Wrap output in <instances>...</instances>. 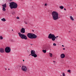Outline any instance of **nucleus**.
Masks as SVG:
<instances>
[{
	"instance_id": "f257e3e1",
	"label": "nucleus",
	"mask_w": 76,
	"mask_h": 76,
	"mask_svg": "<svg viewBox=\"0 0 76 76\" xmlns=\"http://www.w3.org/2000/svg\"><path fill=\"white\" fill-rule=\"evenodd\" d=\"M52 15L53 19L54 20H56L59 19L58 17V13L56 11H54L52 13Z\"/></svg>"
},
{
	"instance_id": "f03ea898",
	"label": "nucleus",
	"mask_w": 76,
	"mask_h": 76,
	"mask_svg": "<svg viewBox=\"0 0 76 76\" xmlns=\"http://www.w3.org/2000/svg\"><path fill=\"white\" fill-rule=\"evenodd\" d=\"M10 7L11 9H16L18 7V4L15 2H11L10 3Z\"/></svg>"
},
{
	"instance_id": "7ed1b4c3",
	"label": "nucleus",
	"mask_w": 76,
	"mask_h": 76,
	"mask_svg": "<svg viewBox=\"0 0 76 76\" xmlns=\"http://www.w3.org/2000/svg\"><path fill=\"white\" fill-rule=\"evenodd\" d=\"M18 34L19 37L22 39H25V40L27 39V37H26L25 35L22 34L20 33H19Z\"/></svg>"
},
{
	"instance_id": "20e7f679",
	"label": "nucleus",
	"mask_w": 76,
	"mask_h": 76,
	"mask_svg": "<svg viewBox=\"0 0 76 76\" xmlns=\"http://www.w3.org/2000/svg\"><path fill=\"white\" fill-rule=\"evenodd\" d=\"M31 55L35 58L37 57V55L35 53V51L33 50H32L31 51Z\"/></svg>"
},
{
	"instance_id": "39448f33",
	"label": "nucleus",
	"mask_w": 76,
	"mask_h": 76,
	"mask_svg": "<svg viewBox=\"0 0 76 76\" xmlns=\"http://www.w3.org/2000/svg\"><path fill=\"white\" fill-rule=\"evenodd\" d=\"M5 51L7 53H9L11 51V48L9 47H7L5 48Z\"/></svg>"
},
{
	"instance_id": "423d86ee",
	"label": "nucleus",
	"mask_w": 76,
	"mask_h": 76,
	"mask_svg": "<svg viewBox=\"0 0 76 76\" xmlns=\"http://www.w3.org/2000/svg\"><path fill=\"white\" fill-rule=\"evenodd\" d=\"M22 71L24 72H27V67L26 66H22L21 68Z\"/></svg>"
},
{
	"instance_id": "0eeeda50",
	"label": "nucleus",
	"mask_w": 76,
	"mask_h": 76,
	"mask_svg": "<svg viewBox=\"0 0 76 76\" xmlns=\"http://www.w3.org/2000/svg\"><path fill=\"white\" fill-rule=\"evenodd\" d=\"M33 33H28L27 34V36L29 38L32 39V37Z\"/></svg>"
},
{
	"instance_id": "6e6552de",
	"label": "nucleus",
	"mask_w": 76,
	"mask_h": 76,
	"mask_svg": "<svg viewBox=\"0 0 76 76\" xmlns=\"http://www.w3.org/2000/svg\"><path fill=\"white\" fill-rule=\"evenodd\" d=\"M55 36L54 34L50 33L48 35V38L49 39H51Z\"/></svg>"
},
{
	"instance_id": "1a4fd4ad",
	"label": "nucleus",
	"mask_w": 76,
	"mask_h": 76,
	"mask_svg": "<svg viewBox=\"0 0 76 76\" xmlns=\"http://www.w3.org/2000/svg\"><path fill=\"white\" fill-rule=\"evenodd\" d=\"M20 33H22V34H24L25 33V29L24 28H22L20 31Z\"/></svg>"
},
{
	"instance_id": "9d476101",
	"label": "nucleus",
	"mask_w": 76,
	"mask_h": 76,
	"mask_svg": "<svg viewBox=\"0 0 76 76\" xmlns=\"http://www.w3.org/2000/svg\"><path fill=\"white\" fill-rule=\"evenodd\" d=\"M5 50H4V49L2 48H0V53H4Z\"/></svg>"
},
{
	"instance_id": "9b49d317",
	"label": "nucleus",
	"mask_w": 76,
	"mask_h": 76,
	"mask_svg": "<svg viewBox=\"0 0 76 76\" xmlns=\"http://www.w3.org/2000/svg\"><path fill=\"white\" fill-rule=\"evenodd\" d=\"M57 38H58V37L56 36H56H55L51 39H52V40L53 41H54L56 40V39H57Z\"/></svg>"
},
{
	"instance_id": "f8f14e48",
	"label": "nucleus",
	"mask_w": 76,
	"mask_h": 76,
	"mask_svg": "<svg viewBox=\"0 0 76 76\" xmlns=\"http://www.w3.org/2000/svg\"><path fill=\"white\" fill-rule=\"evenodd\" d=\"M60 57L61 58H64L65 57V55L64 53H62Z\"/></svg>"
},
{
	"instance_id": "ddd939ff",
	"label": "nucleus",
	"mask_w": 76,
	"mask_h": 76,
	"mask_svg": "<svg viewBox=\"0 0 76 76\" xmlns=\"http://www.w3.org/2000/svg\"><path fill=\"white\" fill-rule=\"evenodd\" d=\"M37 37V35L33 33L32 39H34V38H36Z\"/></svg>"
},
{
	"instance_id": "4468645a",
	"label": "nucleus",
	"mask_w": 76,
	"mask_h": 76,
	"mask_svg": "<svg viewBox=\"0 0 76 76\" xmlns=\"http://www.w3.org/2000/svg\"><path fill=\"white\" fill-rule=\"evenodd\" d=\"M3 6V8H6V4H5L3 5H2Z\"/></svg>"
},
{
	"instance_id": "2eb2a0df",
	"label": "nucleus",
	"mask_w": 76,
	"mask_h": 76,
	"mask_svg": "<svg viewBox=\"0 0 76 76\" xmlns=\"http://www.w3.org/2000/svg\"><path fill=\"white\" fill-rule=\"evenodd\" d=\"M70 18L71 20H72V21H73V20H74V19H73V17H72V16H70Z\"/></svg>"
},
{
	"instance_id": "dca6fc26",
	"label": "nucleus",
	"mask_w": 76,
	"mask_h": 76,
	"mask_svg": "<svg viewBox=\"0 0 76 76\" xmlns=\"http://www.w3.org/2000/svg\"><path fill=\"white\" fill-rule=\"evenodd\" d=\"M1 20L3 22H5V21H6V20L4 18L3 19H1Z\"/></svg>"
},
{
	"instance_id": "f3484780",
	"label": "nucleus",
	"mask_w": 76,
	"mask_h": 76,
	"mask_svg": "<svg viewBox=\"0 0 76 76\" xmlns=\"http://www.w3.org/2000/svg\"><path fill=\"white\" fill-rule=\"evenodd\" d=\"M10 41L12 42H14V40L13 39H10Z\"/></svg>"
},
{
	"instance_id": "a211bd4d",
	"label": "nucleus",
	"mask_w": 76,
	"mask_h": 76,
	"mask_svg": "<svg viewBox=\"0 0 76 76\" xmlns=\"http://www.w3.org/2000/svg\"><path fill=\"white\" fill-rule=\"evenodd\" d=\"M42 51L43 52V53H46L47 52L46 50H42Z\"/></svg>"
},
{
	"instance_id": "6ab92c4d",
	"label": "nucleus",
	"mask_w": 76,
	"mask_h": 76,
	"mask_svg": "<svg viewBox=\"0 0 76 76\" xmlns=\"http://www.w3.org/2000/svg\"><path fill=\"white\" fill-rule=\"evenodd\" d=\"M59 8H60V9H64V7L63 6H60L59 7Z\"/></svg>"
},
{
	"instance_id": "aec40b11",
	"label": "nucleus",
	"mask_w": 76,
	"mask_h": 76,
	"mask_svg": "<svg viewBox=\"0 0 76 76\" xmlns=\"http://www.w3.org/2000/svg\"><path fill=\"white\" fill-rule=\"evenodd\" d=\"M21 66L20 65H18L17 66V68H20V67H21Z\"/></svg>"
},
{
	"instance_id": "412c9836",
	"label": "nucleus",
	"mask_w": 76,
	"mask_h": 76,
	"mask_svg": "<svg viewBox=\"0 0 76 76\" xmlns=\"http://www.w3.org/2000/svg\"><path fill=\"white\" fill-rule=\"evenodd\" d=\"M49 55L50 56V57H51L53 56V54L51 53H49Z\"/></svg>"
},
{
	"instance_id": "4be33fe9",
	"label": "nucleus",
	"mask_w": 76,
	"mask_h": 76,
	"mask_svg": "<svg viewBox=\"0 0 76 76\" xmlns=\"http://www.w3.org/2000/svg\"><path fill=\"white\" fill-rule=\"evenodd\" d=\"M24 22L25 23V24H26V25H28V22L27 21H25Z\"/></svg>"
},
{
	"instance_id": "5701e85b",
	"label": "nucleus",
	"mask_w": 76,
	"mask_h": 76,
	"mask_svg": "<svg viewBox=\"0 0 76 76\" xmlns=\"http://www.w3.org/2000/svg\"><path fill=\"white\" fill-rule=\"evenodd\" d=\"M12 15H15V11H13L12 13Z\"/></svg>"
},
{
	"instance_id": "b1692460",
	"label": "nucleus",
	"mask_w": 76,
	"mask_h": 76,
	"mask_svg": "<svg viewBox=\"0 0 76 76\" xmlns=\"http://www.w3.org/2000/svg\"><path fill=\"white\" fill-rule=\"evenodd\" d=\"M3 39V38L2 37V36H0V39L2 40Z\"/></svg>"
},
{
	"instance_id": "393cba45",
	"label": "nucleus",
	"mask_w": 76,
	"mask_h": 76,
	"mask_svg": "<svg viewBox=\"0 0 76 76\" xmlns=\"http://www.w3.org/2000/svg\"><path fill=\"white\" fill-rule=\"evenodd\" d=\"M5 8H3L2 10L3 11H6V9H5Z\"/></svg>"
},
{
	"instance_id": "a878e982",
	"label": "nucleus",
	"mask_w": 76,
	"mask_h": 76,
	"mask_svg": "<svg viewBox=\"0 0 76 76\" xmlns=\"http://www.w3.org/2000/svg\"><path fill=\"white\" fill-rule=\"evenodd\" d=\"M56 45V44L55 43H54L53 44V46H56V45Z\"/></svg>"
},
{
	"instance_id": "bb28decb",
	"label": "nucleus",
	"mask_w": 76,
	"mask_h": 76,
	"mask_svg": "<svg viewBox=\"0 0 76 76\" xmlns=\"http://www.w3.org/2000/svg\"><path fill=\"white\" fill-rule=\"evenodd\" d=\"M67 72H69V73L71 72L70 71V69L68 70Z\"/></svg>"
},
{
	"instance_id": "cd10ccee",
	"label": "nucleus",
	"mask_w": 76,
	"mask_h": 76,
	"mask_svg": "<svg viewBox=\"0 0 76 76\" xmlns=\"http://www.w3.org/2000/svg\"><path fill=\"white\" fill-rule=\"evenodd\" d=\"M62 73H63V74H62V76H65V74H64V72H63Z\"/></svg>"
},
{
	"instance_id": "c85d7f7f",
	"label": "nucleus",
	"mask_w": 76,
	"mask_h": 76,
	"mask_svg": "<svg viewBox=\"0 0 76 76\" xmlns=\"http://www.w3.org/2000/svg\"><path fill=\"white\" fill-rule=\"evenodd\" d=\"M46 49V48H45L44 47L43 48V50H45Z\"/></svg>"
},
{
	"instance_id": "c756f323",
	"label": "nucleus",
	"mask_w": 76,
	"mask_h": 76,
	"mask_svg": "<svg viewBox=\"0 0 76 76\" xmlns=\"http://www.w3.org/2000/svg\"><path fill=\"white\" fill-rule=\"evenodd\" d=\"M17 19H19V17H17Z\"/></svg>"
},
{
	"instance_id": "7c9ffc66",
	"label": "nucleus",
	"mask_w": 76,
	"mask_h": 76,
	"mask_svg": "<svg viewBox=\"0 0 76 76\" xmlns=\"http://www.w3.org/2000/svg\"><path fill=\"white\" fill-rule=\"evenodd\" d=\"M45 6H47V3L45 4Z\"/></svg>"
},
{
	"instance_id": "2f4dec72",
	"label": "nucleus",
	"mask_w": 76,
	"mask_h": 76,
	"mask_svg": "<svg viewBox=\"0 0 76 76\" xmlns=\"http://www.w3.org/2000/svg\"><path fill=\"white\" fill-rule=\"evenodd\" d=\"M64 10H66V8L64 9Z\"/></svg>"
},
{
	"instance_id": "473e14b6",
	"label": "nucleus",
	"mask_w": 76,
	"mask_h": 76,
	"mask_svg": "<svg viewBox=\"0 0 76 76\" xmlns=\"http://www.w3.org/2000/svg\"><path fill=\"white\" fill-rule=\"evenodd\" d=\"M63 50H65V48H63Z\"/></svg>"
},
{
	"instance_id": "72a5a7b5",
	"label": "nucleus",
	"mask_w": 76,
	"mask_h": 76,
	"mask_svg": "<svg viewBox=\"0 0 76 76\" xmlns=\"http://www.w3.org/2000/svg\"><path fill=\"white\" fill-rule=\"evenodd\" d=\"M53 63H56V61H53Z\"/></svg>"
},
{
	"instance_id": "f704fd0d",
	"label": "nucleus",
	"mask_w": 76,
	"mask_h": 76,
	"mask_svg": "<svg viewBox=\"0 0 76 76\" xmlns=\"http://www.w3.org/2000/svg\"><path fill=\"white\" fill-rule=\"evenodd\" d=\"M23 61H25V60H24V59L23 60Z\"/></svg>"
},
{
	"instance_id": "c9c22d12",
	"label": "nucleus",
	"mask_w": 76,
	"mask_h": 76,
	"mask_svg": "<svg viewBox=\"0 0 76 76\" xmlns=\"http://www.w3.org/2000/svg\"><path fill=\"white\" fill-rule=\"evenodd\" d=\"M30 45H33V44H30Z\"/></svg>"
},
{
	"instance_id": "e433bc0d",
	"label": "nucleus",
	"mask_w": 76,
	"mask_h": 76,
	"mask_svg": "<svg viewBox=\"0 0 76 76\" xmlns=\"http://www.w3.org/2000/svg\"><path fill=\"white\" fill-rule=\"evenodd\" d=\"M62 47H64V45H62Z\"/></svg>"
},
{
	"instance_id": "4c0bfd02",
	"label": "nucleus",
	"mask_w": 76,
	"mask_h": 76,
	"mask_svg": "<svg viewBox=\"0 0 76 76\" xmlns=\"http://www.w3.org/2000/svg\"><path fill=\"white\" fill-rule=\"evenodd\" d=\"M9 0V1H12V0Z\"/></svg>"
},
{
	"instance_id": "58836bf2",
	"label": "nucleus",
	"mask_w": 76,
	"mask_h": 76,
	"mask_svg": "<svg viewBox=\"0 0 76 76\" xmlns=\"http://www.w3.org/2000/svg\"><path fill=\"white\" fill-rule=\"evenodd\" d=\"M12 31H13V29H12Z\"/></svg>"
},
{
	"instance_id": "ea45409f",
	"label": "nucleus",
	"mask_w": 76,
	"mask_h": 76,
	"mask_svg": "<svg viewBox=\"0 0 76 76\" xmlns=\"http://www.w3.org/2000/svg\"><path fill=\"white\" fill-rule=\"evenodd\" d=\"M7 70V69L6 68V69H5V70Z\"/></svg>"
},
{
	"instance_id": "a19ab883",
	"label": "nucleus",
	"mask_w": 76,
	"mask_h": 76,
	"mask_svg": "<svg viewBox=\"0 0 76 76\" xmlns=\"http://www.w3.org/2000/svg\"><path fill=\"white\" fill-rule=\"evenodd\" d=\"M8 70H10V69H8Z\"/></svg>"
},
{
	"instance_id": "79ce46f5",
	"label": "nucleus",
	"mask_w": 76,
	"mask_h": 76,
	"mask_svg": "<svg viewBox=\"0 0 76 76\" xmlns=\"http://www.w3.org/2000/svg\"><path fill=\"white\" fill-rule=\"evenodd\" d=\"M69 32H71L70 31H69Z\"/></svg>"
},
{
	"instance_id": "37998d69",
	"label": "nucleus",
	"mask_w": 76,
	"mask_h": 76,
	"mask_svg": "<svg viewBox=\"0 0 76 76\" xmlns=\"http://www.w3.org/2000/svg\"><path fill=\"white\" fill-rule=\"evenodd\" d=\"M60 76H61V75Z\"/></svg>"
},
{
	"instance_id": "c03bdc74",
	"label": "nucleus",
	"mask_w": 76,
	"mask_h": 76,
	"mask_svg": "<svg viewBox=\"0 0 76 76\" xmlns=\"http://www.w3.org/2000/svg\"><path fill=\"white\" fill-rule=\"evenodd\" d=\"M75 6H76V5H75Z\"/></svg>"
},
{
	"instance_id": "a18cd8bd",
	"label": "nucleus",
	"mask_w": 76,
	"mask_h": 76,
	"mask_svg": "<svg viewBox=\"0 0 76 76\" xmlns=\"http://www.w3.org/2000/svg\"><path fill=\"white\" fill-rule=\"evenodd\" d=\"M57 38V37H56V38Z\"/></svg>"
}]
</instances>
